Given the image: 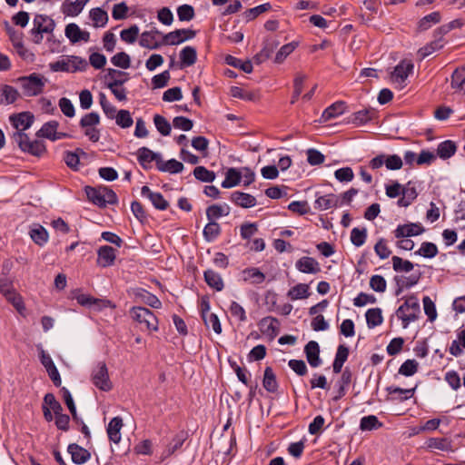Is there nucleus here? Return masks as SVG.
Instances as JSON below:
<instances>
[{
    "instance_id": "f257e3e1",
    "label": "nucleus",
    "mask_w": 465,
    "mask_h": 465,
    "mask_svg": "<svg viewBox=\"0 0 465 465\" xmlns=\"http://www.w3.org/2000/svg\"><path fill=\"white\" fill-rule=\"evenodd\" d=\"M84 192L87 199L98 207H105L107 204H116L118 198L116 193L106 186H85Z\"/></svg>"
},
{
    "instance_id": "f03ea898",
    "label": "nucleus",
    "mask_w": 465,
    "mask_h": 465,
    "mask_svg": "<svg viewBox=\"0 0 465 465\" xmlns=\"http://www.w3.org/2000/svg\"><path fill=\"white\" fill-rule=\"evenodd\" d=\"M104 79L105 81L109 80L106 86L111 90L115 98L118 101H125L126 90L121 86L128 81V73L108 68Z\"/></svg>"
},
{
    "instance_id": "7ed1b4c3",
    "label": "nucleus",
    "mask_w": 465,
    "mask_h": 465,
    "mask_svg": "<svg viewBox=\"0 0 465 465\" xmlns=\"http://www.w3.org/2000/svg\"><path fill=\"white\" fill-rule=\"evenodd\" d=\"M420 307L416 296L411 295L404 299V302L396 311L397 317L401 320L402 327L407 328L411 322L419 318Z\"/></svg>"
},
{
    "instance_id": "20e7f679",
    "label": "nucleus",
    "mask_w": 465,
    "mask_h": 465,
    "mask_svg": "<svg viewBox=\"0 0 465 465\" xmlns=\"http://www.w3.org/2000/svg\"><path fill=\"white\" fill-rule=\"evenodd\" d=\"M12 138L24 153L40 157L46 152L44 142L39 140L31 141L29 136L22 131L15 132Z\"/></svg>"
},
{
    "instance_id": "39448f33",
    "label": "nucleus",
    "mask_w": 465,
    "mask_h": 465,
    "mask_svg": "<svg viewBox=\"0 0 465 465\" xmlns=\"http://www.w3.org/2000/svg\"><path fill=\"white\" fill-rule=\"evenodd\" d=\"M25 96H36L43 93L46 79L36 73L17 79Z\"/></svg>"
},
{
    "instance_id": "423d86ee",
    "label": "nucleus",
    "mask_w": 465,
    "mask_h": 465,
    "mask_svg": "<svg viewBox=\"0 0 465 465\" xmlns=\"http://www.w3.org/2000/svg\"><path fill=\"white\" fill-rule=\"evenodd\" d=\"M131 317L138 323L144 325L147 331L158 330V320L153 312L145 307H133L130 310Z\"/></svg>"
},
{
    "instance_id": "0eeeda50",
    "label": "nucleus",
    "mask_w": 465,
    "mask_h": 465,
    "mask_svg": "<svg viewBox=\"0 0 465 465\" xmlns=\"http://www.w3.org/2000/svg\"><path fill=\"white\" fill-rule=\"evenodd\" d=\"M92 381L96 388L103 391H109L112 390L113 384L110 381L105 362L101 361L97 364L92 373Z\"/></svg>"
},
{
    "instance_id": "6e6552de",
    "label": "nucleus",
    "mask_w": 465,
    "mask_h": 465,
    "mask_svg": "<svg viewBox=\"0 0 465 465\" xmlns=\"http://www.w3.org/2000/svg\"><path fill=\"white\" fill-rule=\"evenodd\" d=\"M413 67L414 65L411 61H401L391 74V81L399 84H403L409 74L412 73Z\"/></svg>"
},
{
    "instance_id": "1a4fd4ad",
    "label": "nucleus",
    "mask_w": 465,
    "mask_h": 465,
    "mask_svg": "<svg viewBox=\"0 0 465 465\" xmlns=\"http://www.w3.org/2000/svg\"><path fill=\"white\" fill-rule=\"evenodd\" d=\"M258 326L261 332L271 340L274 339L280 331V322L272 316L263 317Z\"/></svg>"
},
{
    "instance_id": "9d476101",
    "label": "nucleus",
    "mask_w": 465,
    "mask_h": 465,
    "mask_svg": "<svg viewBox=\"0 0 465 465\" xmlns=\"http://www.w3.org/2000/svg\"><path fill=\"white\" fill-rule=\"evenodd\" d=\"M137 160L143 169H150L152 162H155L158 168V162H161V155L153 152L147 147H141L137 152Z\"/></svg>"
},
{
    "instance_id": "9b49d317",
    "label": "nucleus",
    "mask_w": 465,
    "mask_h": 465,
    "mask_svg": "<svg viewBox=\"0 0 465 465\" xmlns=\"http://www.w3.org/2000/svg\"><path fill=\"white\" fill-rule=\"evenodd\" d=\"M161 35L162 33L155 28L151 31H145L141 35L139 45L151 50L158 49L163 45V40L161 42L157 40V36Z\"/></svg>"
},
{
    "instance_id": "f8f14e48",
    "label": "nucleus",
    "mask_w": 465,
    "mask_h": 465,
    "mask_svg": "<svg viewBox=\"0 0 465 465\" xmlns=\"http://www.w3.org/2000/svg\"><path fill=\"white\" fill-rule=\"evenodd\" d=\"M306 360L311 367H319L322 361L320 358V346L317 341H310L304 347Z\"/></svg>"
},
{
    "instance_id": "ddd939ff",
    "label": "nucleus",
    "mask_w": 465,
    "mask_h": 465,
    "mask_svg": "<svg viewBox=\"0 0 465 465\" xmlns=\"http://www.w3.org/2000/svg\"><path fill=\"white\" fill-rule=\"evenodd\" d=\"M115 258V250L112 246L104 245L97 251V264L101 267L105 268L113 265Z\"/></svg>"
},
{
    "instance_id": "4468645a",
    "label": "nucleus",
    "mask_w": 465,
    "mask_h": 465,
    "mask_svg": "<svg viewBox=\"0 0 465 465\" xmlns=\"http://www.w3.org/2000/svg\"><path fill=\"white\" fill-rule=\"evenodd\" d=\"M67 451L71 454L72 461L77 465L84 464L91 459V453L76 443L69 444Z\"/></svg>"
},
{
    "instance_id": "2eb2a0df",
    "label": "nucleus",
    "mask_w": 465,
    "mask_h": 465,
    "mask_svg": "<svg viewBox=\"0 0 465 465\" xmlns=\"http://www.w3.org/2000/svg\"><path fill=\"white\" fill-rule=\"evenodd\" d=\"M143 196L147 197L154 206V208L164 211L169 207V203L164 199L161 193L152 192L151 189L144 185L141 189Z\"/></svg>"
},
{
    "instance_id": "dca6fc26",
    "label": "nucleus",
    "mask_w": 465,
    "mask_h": 465,
    "mask_svg": "<svg viewBox=\"0 0 465 465\" xmlns=\"http://www.w3.org/2000/svg\"><path fill=\"white\" fill-rule=\"evenodd\" d=\"M10 122L17 131L28 129L34 123V115L29 112H24L10 116Z\"/></svg>"
},
{
    "instance_id": "f3484780",
    "label": "nucleus",
    "mask_w": 465,
    "mask_h": 465,
    "mask_svg": "<svg viewBox=\"0 0 465 465\" xmlns=\"http://www.w3.org/2000/svg\"><path fill=\"white\" fill-rule=\"evenodd\" d=\"M424 232V228L419 223H407L399 225L394 231L396 238H405L420 235Z\"/></svg>"
},
{
    "instance_id": "a211bd4d",
    "label": "nucleus",
    "mask_w": 465,
    "mask_h": 465,
    "mask_svg": "<svg viewBox=\"0 0 465 465\" xmlns=\"http://www.w3.org/2000/svg\"><path fill=\"white\" fill-rule=\"evenodd\" d=\"M187 432L182 430L173 438L172 441L167 445L166 449L162 453V460H165L172 456L176 450L182 448L184 441L187 440Z\"/></svg>"
},
{
    "instance_id": "6ab92c4d",
    "label": "nucleus",
    "mask_w": 465,
    "mask_h": 465,
    "mask_svg": "<svg viewBox=\"0 0 465 465\" xmlns=\"http://www.w3.org/2000/svg\"><path fill=\"white\" fill-rule=\"evenodd\" d=\"M34 27L37 33L51 34L54 27V21L45 15H36L34 18Z\"/></svg>"
},
{
    "instance_id": "aec40b11",
    "label": "nucleus",
    "mask_w": 465,
    "mask_h": 465,
    "mask_svg": "<svg viewBox=\"0 0 465 465\" xmlns=\"http://www.w3.org/2000/svg\"><path fill=\"white\" fill-rule=\"evenodd\" d=\"M296 268L303 273H317L321 271L319 262L312 257L304 256L296 262Z\"/></svg>"
},
{
    "instance_id": "412c9836",
    "label": "nucleus",
    "mask_w": 465,
    "mask_h": 465,
    "mask_svg": "<svg viewBox=\"0 0 465 465\" xmlns=\"http://www.w3.org/2000/svg\"><path fill=\"white\" fill-rule=\"evenodd\" d=\"M124 426L123 419L119 416L114 417L108 423L106 431L108 438L114 443H119L121 440V430Z\"/></svg>"
},
{
    "instance_id": "4be33fe9",
    "label": "nucleus",
    "mask_w": 465,
    "mask_h": 465,
    "mask_svg": "<svg viewBox=\"0 0 465 465\" xmlns=\"http://www.w3.org/2000/svg\"><path fill=\"white\" fill-rule=\"evenodd\" d=\"M434 37H435V40L431 41L430 43H429L425 46H423V47L419 49L418 56L420 57V60L426 58L427 56H429L432 53H434V52L443 48V46L445 45V41H444L443 36H441V35H437L436 36L434 35Z\"/></svg>"
},
{
    "instance_id": "5701e85b",
    "label": "nucleus",
    "mask_w": 465,
    "mask_h": 465,
    "mask_svg": "<svg viewBox=\"0 0 465 465\" xmlns=\"http://www.w3.org/2000/svg\"><path fill=\"white\" fill-rule=\"evenodd\" d=\"M230 199L234 204L242 208L252 207L257 203L254 196L240 191L232 193Z\"/></svg>"
},
{
    "instance_id": "b1692460",
    "label": "nucleus",
    "mask_w": 465,
    "mask_h": 465,
    "mask_svg": "<svg viewBox=\"0 0 465 465\" xmlns=\"http://www.w3.org/2000/svg\"><path fill=\"white\" fill-rule=\"evenodd\" d=\"M242 280L253 285L262 284L265 281V274L256 267H249L242 271Z\"/></svg>"
},
{
    "instance_id": "393cba45",
    "label": "nucleus",
    "mask_w": 465,
    "mask_h": 465,
    "mask_svg": "<svg viewBox=\"0 0 465 465\" xmlns=\"http://www.w3.org/2000/svg\"><path fill=\"white\" fill-rule=\"evenodd\" d=\"M88 2L89 0H76L74 2L65 0L62 5L63 13L67 16H76L83 11Z\"/></svg>"
},
{
    "instance_id": "a878e982",
    "label": "nucleus",
    "mask_w": 465,
    "mask_h": 465,
    "mask_svg": "<svg viewBox=\"0 0 465 465\" xmlns=\"http://www.w3.org/2000/svg\"><path fill=\"white\" fill-rule=\"evenodd\" d=\"M378 112L373 108L363 109L353 114L351 122L362 125L377 118Z\"/></svg>"
},
{
    "instance_id": "bb28decb",
    "label": "nucleus",
    "mask_w": 465,
    "mask_h": 465,
    "mask_svg": "<svg viewBox=\"0 0 465 465\" xmlns=\"http://www.w3.org/2000/svg\"><path fill=\"white\" fill-rule=\"evenodd\" d=\"M339 204V197L333 193L318 197L314 202V208L320 211H325Z\"/></svg>"
},
{
    "instance_id": "cd10ccee",
    "label": "nucleus",
    "mask_w": 465,
    "mask_h": 465,
    "mask_svg": "<svg viewBox=\"0 0 465 465\" xmlns=\"http://www.w3.org/2000/svg\"><path fill=\"white\" fill-rule=\"evenodd\" d=\"M441 20V15L439 11L432 12L422 18L417 24V31L424 32L430 29L433 25H437Z\"/></svg>"
},
{
    "instance_id": "c85d7f7f",
    "label": "nucleus",
    "mask_w": 465,
    "mask_h": 465,
    "mask_svg": "<svg viewBox=\"0 0 465 465\" xmlns=\"http://www.w3.org/2000/svg\"><path fill=\"white\" fill-rule=\"evenodd\" d=\"M346 109V103L343 101H338L328 106L322 114L323 122H327L332 118H335L344 113Z\"/></svg>"
},
{
    "instance_id": "c756f323",
    "label": "nucleus",
    "mask_w": 465,
    "mask_h": 465,
    "mask_svg": "<svg viewBox=\"0 0 465 465\" xmlns=\"http://www.w3.org/2000/svg\"><path fill=\"white\" fill-rule=\"evenodd\" d=\"M349 357V348L344 344H341L337 348L335 359L332 363V371L334 373H340L342 370L344 362Z\"/></svg>"
},
{
    "instance_id": "7c9ffc66",
    "label": "nucleus",
    "mask_w": 465,
    "mask_h": 465,
    "mask_svg": "<svg viewBox=\"0 0 465 465\" xmlns=\"http://www.w3.org/2000/svg\"><path fill=\"white\" fill-rule=\"evenodd\" d=\"M456 151V143L451 140H446L438 144L436 156L446 160L453 156Z\"/></svg>"
},
{
    "instance_id": "2f4dec72",
    "label": "nucleus",
    "mask_w": 465,
    "mask_h": 465,
    "mask_svg": "<svg viewBox=\"0 0 465 465\" xmlns=\"http://www.w3.org/2000/svg\"><path fill=\"white\" fill-rule=\"evenodd\" d=\"M204 281L211 288L217 292L223 289L224 284L221 275L213 270H206L203 273Z\"/></svg>"
},
{
    "instance_id": "473e14b6",
    "label": "nucleus",
    "mask_w": 465,
    "mask_h": 465,
    "mask_svg": "<svg viewBox=\"0 0 465 465\" xmlns=\"http://www.w3.org/2000/svg\"><path fill=\"white\" fill-rule=\"evenodd\" d=\"M262 386L268 391L274 393L278 390L276 376L272 367H266L264 370Z\"/></svg>"
},
{
    "instance_id": "72a5a7b5",
    "label": "nucleus",
    "mask_w": 465,
    "mask_h": 465,
    "mask_svg": "<svg viewBox=\"0 0 465 465\" xmlns=\"http://www.w3.org/2000/svg\"><path fill=\"white\" fill-rule=\"evenodd\" d=\"M278 45L279 43L276 41L266 42L261 52L254 55L253 61L255 64H260L269 59Z\"/></svg>"
},
{
    "instance_id": "f704fd0d",
    "label": "nucleus",
    "mask_w": 465,
    "mask_h": 465,
    "mask_svg": "<svg viewBox=\"0 0 465 465\" xmlns=\"http://www.w3.org/2000/svg\"><path fill=\"white\" fill-rule=\"evenodd\" d=\"M181 67L191 66L197 60L196 49L193 46H185L180 52Z\"/></svg>"
},
{
    "instance_id": "c9c22d12",
    "label": "nucleus",
    "mask_w": 465,
    "mask_h": 465,
    "mask_svg": "<svg viewBox=\"0 0 465 465\" xmlns=\"http://www.w3.org/2000/svg\"><path fill=\"white\" fill-rule=\"evenodd\" d=\"M30 237L39 246L45 245L49 238L48 232L42 225H35L30 230Z\"/></svg>"
},
{
    "instance_id": "e433bc0d",
    "label": "nucleus",
    "mask_w": 465,
    "mask_h": 465,
    "mask_svg": "<svg viewBox=\"0 0 465 465\" xmlns=\"http://www.w3.org/2000/svg\"><path fill=\"white\" fill-rule=\"evenodd\" d=\"M242 179V173L235 168H229L225 173V179L222 183L223 188H232L238 185Z\"/></svg>"
},
{
    "instance_id": "4c0bfd02",
    "label": "nucleus",
    "mask_w": 465,
    "mask_h": 465,
    "mask_svg": "<svg viewBox=\"0 0 465 465\" xmlns=\"http://www.w3.org/2000/svg\"><path fill=\"white\" fill-rule=\"evenodd\" d=\"M158 170L170 173H179L183 170V164L175 159H171L166 162L161 159V162H158Z\"/></svg>"
},
{
    "instance_id": "58836bf2",
    "label": "nucleus",
    "mask_w": 465,
    "mask_h": 465,
    "mask_svg": "<svg viewBox=\"0 0 465 465\" xmlns=\"http://www.w3.org/2000/svg\"><path fill=\"white\" fill-rule=\"evenodd\" d=\"M222 232L221 226L216 222H211L204 226L203 234L206 242H213Z\"/></svg>"
},
{
    "instance_id": "ea45409f",
    "label": "nucleus",
    "mask_w": 465,
    "mask_h": 465,
    "mask_svg": "<svg viewBox=\"0 0 465 465\" xmlns=\"http://www.w3.org/2000/svg\"><path fill=\"white\" fill-rule=\"evenodd\" d=\"M310 295L309 285L306 283H298L291 288L287 293V296L292 300L306 299Z\"/></svg>"
},
{
    "instance_id": "a19ab883",
    "label": "nucleus",
    "mask_w": 465,
    "mask_h": 465,
    "mask_svg": "<svg viewBox=\"0 0 465 465\" xmlns=\"http://www.w3.org/2000/svg\"><path fill=\"white\" fill-rule=\"evenodd\" d=\"M367 325L370 329L381 325L383 322L382 312L380 308H371L365 314Z\"/></svg>"
},
{
    "instance_id": "79ce46f5",
    "label": "nucleus",
    "mask_w": 465,
    "mask_h": 465,
    "mask_svg": "<svg viewBox=\"0 0 465 465\" xmlns=\"http://www.w3.org/2000/svg\"><path fill=\"white\" fill-rule=\"evenodd\" d=\"M59 126L57 121L52 120L43 124L41 129L37 131L36 135L53 141L55 132Z\"/></svg>"
},
{
    "instance_id": "37998d69",
    "label": "nucleus",
    "mask_w": 465,
    "mask_h": 465,
    "mask_svg": "<svg viewBox=\"0 0 465 465\" xmlns=\"http://www.w3.org/2000/svg\"><path fill=\"white\" fill-rule=\"evenodd\" d=\"M450 84L453 89L465 93V68L454 70Z\"/></svg>"
},
{
    "instance_id": "c03bdc74",
    "label": "nucleus",
    "mask_w": 465,
    "mask_h": 465,
    "mask_svg": "<svg viewBox=\"0 0 465 465\" xmlns=\"http://www.w3.org/2000/svg\"><path fill=\"white\" fill-rule=\"evenodd\" d=\"M90 18L94 22V27H103L108 22L107 13L100 7L91 9Z\"/></svg>"
},
{
    "instance_id": "a18cd8bd",
    "label": "nucleus",
    "mask_w": 465,
    "mask_h": 465,
    "mask_svg": "<svg viewBox=\"0 0 465 465\" xmlns=\"http://www.w3.org/2000/svg\"><path fill=\"white\" fill-rule=\"evenodd\" d=\"M271 9L272 5L270 3H265L258 6L247 9L246 11L243 12L242 15L246 22H250L254 20L261 14L270 11Z\"/></svg>"
},
{
    "instance_id": "49530a36",
    "label": "nucleus",
    "mask_w": 465,
    "mask_h": 465,
    "mask_svg": "<svg viewBox=\"0 0 465 465\" xmlns=\"http://www.w3.org/2000/svg\"><path fill=\"white\" fill-rule=\"evenodd\" d=\"M225 62L227 64L234 68H240L244 73L250 74L252 72V64L250 60L242 61L241 59L229 54L225 57Z\"/></svg>"
},
{
    "instance_id": "de8ad7c7",
    "label": "nucleus",
    "mask_w": 465,
    "mask_h": 465,
    "mask_svg": "<svg viewBox=\"0 0 465 465\" xmlns=\"http://www.w3.org/2000/svg\"><path fill=\"white\" fill-rule=\"evenodd\" d=\"M136 296H140L143 302L152 308L159 309L162 307L161 301L154 294L143 289H140L136 293Z\"/></svg>"
},
{
    "instance_id": "09e8293b",
    "label": "nucleus",
    "mask_w": 465,
    "mask_h": 465,
    "mask_svg": "<svg viewBox=\"0 0 465 465\" xmlns=\"http://www.w3.org/2000/svg\"><path fill=\"white\" fill-rule=\"evenodd\" d=\"M438 247L433 242H424L421 243L420 248L415 252V254L424 258H433L438 254Z\"/></svg>"
},
{
    "instance_id": "8fccbe9b",
    "label": "nucleus",
    "mask_w": 465,
    "mask_h": 465,
    "mask_svg": "<svg viewBox=\"0 0 465 465\" xmlns=\"http://www.w3.org/2000/svg\"><path fill=\"white\" fill-rule=\"evenodd\" d=\"M430 449L448 451L451 450V443L446 438H430L427 440Z\"/></svg>"
},
{
    "instance_id": "3c124183",
    "label": "nucleus",
    "mask_w": 465,
    "mask_h": 465,
    "mask_svg": "<svg viewBox=\"0 0 465 465\" xmlns=\"http://www.w3.org/2000/svg\"><path fill=\"white\" fill-rule=\"evenodd\" d=\"M183 31L177 29L163 35V45H176L183 41Z\"/></svg>"
},
{
    "instance_id": "603ef678",
    "label": "nucleus",
    "mask_w": 465,
    "mask_h": 465,
    "mask_svg": "<svg viewBox=\"0 0 465 465\" xmlns=\"http://www.w3.org/2000/svg\"><path fill=\"white\" fill-rule=\"evenodd\" d=\"M382 426V423L379 421L378 418L374 415H369L362 417L360 423L361 430H372L379 429Z\"/></svg>"
},
{
    "instance_id": "864d4df0",
    "label": "nucleus",
    "mask_w": 465,
    "mask_h": 465,
    "mask_svg": "<svg viewBox=\"0 0 465 465\" xmlns=\"http://www.w3.org/2000/svg\"><path fill=\"white\" fill-rule=\"evenodd\" d=\"M77 302L82 306H92L96 305L98 307H101V304H103L104 307L106 306L107 303H109V301L106 300H101L97 298H94L90 295L86 294H80L76 297Z\"/></svg>"
},
{
    "instance_id": "5fc2aeb1",
    "label": "nucleus",
    "mask_w": 465,
    "mask_h": 465,
    "mask_svg": "<svg viewBox=\"0 0 465 465\" xmlns=\"http://www.w3.org/2000/svg\"><path fill=\"white\" fill-rule=\"evenodd\" d=\"M194 177L204 183H212L215 179V173L213 171H209L204 166H197L193 170Z\"/></svg>"
},
{
    "instance_id": "6e6d98bb",
    "label": "nucleus",
    "mask_w": 465,
    "mask_h": 465,
    "mask_svg": "<svg viewBox=\"0 0 465 465\" xmlns=\"http://www.w3.org/2000/svg\"><path fill=\"white\" fill-rule=\"evenodd\" d=\"M391 261H392V268L395 272H409L414 267V264L411 262H410L408 260H403L402 258H401L399 256H393Z\"/></svg>"
},
{
    "instance_id": "4d7b16f0",
    "label": "nucleus",
    "mask_w": 465,
    "mask_h": 465,
    "mask_svg": "<svg viewBox=\"0 0 465 465\" xmlns=\"http://www.w3.org/2000/svg\"><path fill=\"white\" fill-rule=\"evenodd\" d=\"M205 326L207 328L212 327L216 334L222 333V325L218 316L215 313H209L202 317Z\"/></svg>"
},
{
    "instance_id": "13d9d810",
    "label": "nucleus",
    "mask_w": 465,
    "mask_h": 465,
    "mask_svg": "<svg viewBox=\"0 0 465 465\" xmlns=\"http://www.w3.org/2000/svg\"><path fill=\"white\" fill-rule=\"evenodd\" d=\"M139 35V27L136 25L124 29L120 33L121 39L127 44H134Z\"/></svg>"
},
{
    "instance_id": "bf43d9fd",
    "label": "nucleus",
    "mask_w": 465,
    "mask_h": 465,
    "mask_svg": "<svg viewBox=\"0 0 465 465\" xmlns=\"http://www.w3.org/2000/svg\"><path fill=\"white\" fill-rule=\"evenodd\" d=\"M153 123H154V125L157 129V131L162 134V135H169L170 133H171V124L162 115L160 114H155L154 117H153Z\"/></svg>"
},
{
    "instance_id": "052dcab7",
    "label": "nucleus",
    "mask_w": 465,
    "mask_h": 465,
    "mask_svg": "<svg viewBox=\"0 0 465 465\" xmlns=\"http://www.w3.org/2000/svg\"><path fill=\"white\" fill-rule=\"evenodd\" d=\"M367 238V230L365 228H353L351 232V242L356 247L364 244Z\"/></svg>"
},
{
    "instance_id": "680f3d73",
    "label": "nucleus",
    "mask_w": 465,
    "mask_h": 465,
    "mask_svg": "<svg viewBox=\"0 0 465 465\" xmlns=\"http://www.w3.org/2000/svg\"><path fill=\"white\" fill-rule=\"evenodd\" d=\"M1 91L2 96L4 97L5 103L6 104L15 103L19 97L18 91L11 85L4 84L1 88Z\"/></svg>"
},
{
    "instance_id": "e2e57ef3",
    "label": "nucleus",
    "mask_w": 465,
    "mask_h": 465,
    "mask_svg": "<svg viewBox=\"0 0 465 465\" xmlns=\"http://www.w3.org/2000/svg\"><path fill=\"white\" fill-rule=\"evenodd\" d=\"M463 22L460 19H454L448 24L442 25L434 31V35L444 36L453 29L460 28Z\"/></svg>"
},
{
    "instance_id": "0e129e2a",
    "label": "nucleus",
    "mask_w": 465,
    "mask_h": 465,
    "mask_svg": "<svg viewBox=\"0 0 465 465\" xmlns=\"http://www.w3.org/2000/svg\"><path fill=\"white\" fill-rule=\"evenodd\" d=\"M115 121L117 125L122 128H129L134 124L130 112L124 109L118 111Z\"/></svg>"
},
{
    "instance_id": "69168bd1",
    "label": "nucleus",
    "mask_w": 465,
    "mask_h": 465,
    "mask_svg": "<svg viewBox=\"0 0 465 465\" xmlns=\"http://www.w3.org/2000/svg\"><path fill=\"white\" fill-rule=\"evenodd\" d=\"M296 46L297 44L295 42L282 45L277 52L274 62L277 64L282 63L284 59L295 50Z\"/></svg>"
},
{
    "instance_id": "338daca9",
    "label": "nucleus",
    "mask_w": 465,
    "mask_h": 465,
    "mask_svg": "<svg viewBox=\"0 0 465 465\" xmlns=\"http://www.w3.org/2000/svg\"><path fill=\"white\" fill-rule=\"evenodd\" d=\"M111 62L114 66H117V67H120L123 69H127L131 65L130 57L124 52H120V53H117L116 54H114L111 58Z\"/></svg>"
},
{
    "instance_id": "774afa93",
    "label": "nucleus",
    "mask_w": 465,
    "mask_h": 465,
    "mask_svg": "<svg viewBox=\"0 0 465 465\" xmlns=\"http://www.w3.org/2000/svg\"><path fill=\"white\" fill-rule=\"evenodd\" d=\"M100 124V116L97 113L92 112L84 114L80 120V126L82 128L94 127Z\"/></svg>"
}]
</instances>
